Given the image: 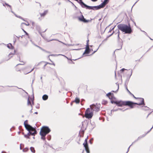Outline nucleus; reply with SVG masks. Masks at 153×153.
Listing matches in <instances>:
<instances>
[{
    "label": "nucleus",
    "mask_w": 153,
    "mask_h": 153,
    "mask_svg": "<svg viewBox=\"0 0 153 153\" xmlns=\"http://www.w3.org/2000/svg\"><path fill=\"white\" fill-rule=\"evenodd\" d=\"M118 29L125 33H130L132 30L129 25L124 24H120L117 25Z\"/></svg>",
    "instance_id": "obj_1"
},
{
    "label": "nucleus",
    "mask_w": 153,
    "mask_h": 153,
    "mask_svg": "<svg viewBox=\"0 0 153 153\" xmlns=\"http://www.w3.org/2000/svg\"><path fill=\"white\" fill-rule=\"evenodd\" d=\"M26 123H27V121H25L24 122V125L26 129L29 131L27 134L28 136H30L31 135L34 136L36 133V130L31 126Z\"/></svg>",
    "instance_id": "obj_2"
},
{
    "label": "nucleus",
    "mask_w": 153,
    "mask_h": 153,
    "mask_svg": "<svg viewBox=\"0 0 153 153\" xmlns=\"http://www.w3.org/2000/svg\"><path fill=\"white\" fill-rule=\"evenodd\" d=\"M114 103L118 106L121 107L124 105H128L130 106L131 108H133L132 106L133 103V102L130 101H115V102H114Z\"/></svg>",
    "instance_id": "obj_3"
},
{
    "label": "nucleus",
    "mask_w": 153,
    "mask_h": 153,
    "mask_svg": "<svg viewBox=\"0 0 153 153\" xmlns=\"http://www.w3.org/2000/svg\"><path fill=\"white\" fill-rule=\"evenodd\" d=\"M48 133V127L43 126L40 129V134L41 136V139L45 140V137Z\"/></svg>",
    "instance_id": "obj_4"
},
{
    "label": "nucleus",
    "mask_w": 153,
    "mask_h": 153,
    "mask_svg": "<svg viewBox=\"0 0 153 153\" xmlns=\"http://www.w3.org/2000/svg\"><path fill=\"white\" fill-rule=\"evenodd\" d=\"M108 0H104V1L99 6H91V10H98L101 8L104 7L108 3Z\"/></svg>",
    "instance_id": "obj_5"
},
{
    "label": "nucleus",
    "mask_w": 153,
    "mask_h": 153,
    "mask_svg": "<svg viewBox=\"0 0 153 153\" xmlns=\"http://www.w3.org/2000/svg\"><path fill=\"white\" fill-rule=\"evenodd\" d=\"M93 110L88 108L85 112V116L87 118H91L93 115Z\"/></svg>",
    "instance_id": "obj_6"
},
{
    "label": "nucleus",
    "mask_w": 153,
    "mask_h": 153,
    "mask_svg": "<svg viewBox=\"0 0 153 153\" xmlns=\"http://www.w3.org/2000/svg\"><path fill=\"white\" fill-rule=\"evenodd\" d=\"M100 105L99 104H96V105L92 104L90 105L91 109L93 110V111H99Z\"/></svg>",
    "instance_id": "obj_7"
},
{
    "label": "nucleus",
    "mask_w": 153,
    "mask_h": 153,
    "mask_svg": "<svg viewBox=\"0 0 153 153\" xmlns=\"http://www.w3.org/2000/svg\"><path fill=\"white\" fill-rule=\"evenodd\" d=\"M79 1H78V2L82 7L85 8L87 9L91 10V6H89L85 4L82 1V0H79Z\"/></svg>",
    "instance_id": "obj_8"
},
{
    "label": "nucleus",
    "mask_w": 153,
    "mask_h": 153,
    "mask_svg": "<svg viewBox=\"0 0 153 153\" xmlns=\"http://www.w3.org/2000/svg\"><path fill=\"white\" fill-rule=\"evenodd\" d=\"M78 13L81 16H80L78 17V19L79 21L83 22H88V20H86L84 18L82 13L80 10L79 11Z\"/></svg>",
    "instance_id": "obj_9"
},
{
    "label": "nucleus",
    "mask_w": 153,
    "mask_h": 153,
    "mask_svg": "<svg viewBox=\"0 0 153 153\" xmlns=\"http://www.w3.org/2000/svg\"><path fill=\"white\" fill-rule=\"evenodd\" d=\"M133 97L135 98V99H138V100L139 101H140V103H134L133 102V104H132V105L134 104H136V105H141L143 104H144V100H143V98H136V97H135L132 94Z\"/></svg>",
    "instance_id": "obj_10"
},
{
    "label": "nucleus",
    "mask_w": 153,
    "mask_h": 153,
    "mask_svg": "<svg viewBox=\"0 0 153 153\" xmlns=\"http://www.w3.org/2000/svg\"><path fill=\"white\" fill-rule=\"evenodd\" d=\"M133 97L135 98V99H138V100L139 101H140V103H134L133 102V104H132V105L134 104H136V105H141L143 104H144V100H143V98H136V97H135L132 94Z\"/></svg>",
    "instance_id": "obj_11"
},
{
    "label": "nucleus",
    "mask_w": 153,
    "mask_h": 153,
    "mask_svg": "<svg viewBox=\"0 0 153 153\" xmlns=\"http://www.w3.org/2000/svg\"><path fill=\"white\" fill-rule=\"evenodd\" d=\"M88 40L87 41L86 49L85 50V52L83 53V54H84L85 53L88 54L89 53V45L88 43Z\"/></svg>",
    "instance_id": "obj_12"
},
{
    "label": "nucleus",
    "mask_w": 153,
    "mask_h": 153,
    "mask_svg": "<svg viewBox=\"0 0 153 153\" xmlns=\"http://www.w3.org/2000/svg\"><path fill=\"white\" fill-rule=\"evenodd\" d=\"M106 95L111 100L113 99V94H111V92H109Z\"/></svg>",
    "instance_id": "obj_13"
},
{
    "label": "nucleus",
    "mask_w": 153,
    "mask_h": 153,
    "mask_svg": "<svg viewBox=\"0 0 153 153\" xmlns=\"http://www.w3.org/2000/svg\"><path fill=\"white\" fill-rule=\"evenodd\" d=\"M85 148V150L87 153H90V151L89 150V147H88V146L86 145L84 146Z\"/></svg>",
    "instance_id": "obj_14"
},
{
    "label": "nucleus",
    "mask_w": 153,
    "mask_h": 153,
    "mask_svg": "<svg viewBox=\"0 0 153 153\" xmlns=\"http://www.w3.org/2000/svg\"><path fill=\"white\" fill-rule=\"evenodd\" d=\"M42 99L44 100H47L48 98V96L47 95H44L42 97Z\"/></svg>",
    "instance_id": "obj_15"
},
{
    "label": "nucleus",
    "mask_w": 153,
    "mask_h": 153,
    "mask_svg": "<svg viewBox=\"0 0 153 153\" xmlns=\"http://www.w3.org/2000/svg\"><path fill=\"white\" fill-rule=\"evenodd\" d=\"M74 102H75L76 103H78L79 102L80 100L79 98L77 97H76Z\"/></svg>",
    "instance_id": "obj_16"
},
{
    "label": "nucleus",
    "mask_w": 153,
    "mask_h": 153,
    "mask_svg": "<svg viewBox=\"0 0 153 153\" xmlns=\"http://www.w3.org/2000/svg\"><path fill=\"white\" fill-rule=\"evenodd\" d=\"M7 47L9 49H12L13 46L11 44L9 43L7 45Z\"/></svg>",
    "instance_id": "obj_17"
},
{
    "label": "nucleus",
    "mask_w": 153,
    "mask_h": 153,
    "mask_svg": "<svg viewBox=\"0 0 153 153\" xmlns=\"http://www.w3.org/2000/svg\"><path fill=\"white\" fill-rule=\"evenodd\" d=\"M47 11H45L43 13H40V16L42 17L44 16L47 14Z\"/></svg>",
    "instance_id": "obj_18"
},
{
    "label": "nucleus",
    "mask_w": 153,
    "mask_h": 153,
    "mask_svg": "<svg viewBox=\"0 0 153 153\" xmlns=\"http://www.w3.org/2000/svg\"><path fill=\"white\" fill-rule=\"evenodd\" d=\"M27 23H22L21 24V26L22 27L23 24L25 25L26 26H29L30 25L27 22H26Z\"/></svg>",
    "instance_id": "obj_19"
},
{
    "label": "nucleus",
    "mask_w": 153,
    "mask_h": 153,
    "mask_svg": "<svg viewBox=\"0 0 153 153\" xmlns=\"http://www.w3.org/2000/svg\"><path fill=\"white\" fill-rule=\"evenodd\" d=\"M83 145L84 146L88 145L87 142V139H86L85 140L84 142L83 143Z\"/></svg>",
    "instance_id": "obj_20"
},
{
    "label": "nucleus",
    "mask_w": 153,
    "mask_h": 153,
    "mask_svg": "<svg viewBox=\"0 0 153 153\" xmlns=\"http://www.w3.org/2000/svg\"><path fill=\"white\" fill-rule=\"evenodd\" d=\"M27 104L28 105H30L31 106V108L32 107V105H31V102H30V101L29 100V98H28V100H27Z\"/></svg>",
    "instance_id": "obj_21"
},
{
    "label": "nucleus",
    "mask_w": 153,
    "mask_h": 153,
    "mask_svg": "<svg viewBox=\"0 0 153 153\" xmlns=\"http://www.w3.org/2000/svg\"><path fill=\"white\" fill-rule=\"evenodd\" d=\"M30 150L33 153H34L35 152V150L33 147H31L30 148Z\"/></svg>",
    "instance_id": "obj_22"
},
{
    "label": "nucleus",
    "mask_w": 153,
    "mask_h": 153,
    "mask_svg": "<svg viewBox=\"0 0 153 153\" xmlns=\"http://www.w3.org/2000/svg\"><path fill=\"white\" fill-rule=\"evenodd\" d=\"M117 36H118V40L120 39V37H119V35L120 34V33L119 32V30H117Z\"/></svg>",
    "instance_id": "obj_23"
},
{
    "label": "nucleus",
    "mask_w": 153,
    "mask_h": 153,
    "mask_svg": "<svg viewBox=\"0 0 153 153\" xmlns=\"http://www.w3.org/2000/svg\"><path fill=\"white\" fill-rule=\"evenodd\" d=\"M116 85H117V90L116 91H112L113 92H116L118 90V89H119V85L118 84H116Z\"/></svg>",
    "instance_id": "obj_24"
},
{
    "label": "nucleus",
    "mask_w": 153,
    "mask_h": 153,
    "mask_svg": "<svg viewBox=\"0 0 153 153\" xmlns=\"http://www.w3.org/2000/svg\"><path fill=\"white\" fill-rule=\"evenodd\" d=\"M118 110V109L112 110H111V114H112V113L113 112L116 111Z\"/></svg>",
    "instance_id": "obj_25"
},
{
    "label": "nucleus",
    "mask_w": 153,
    "mask_h": 153,
    "mask_svg": "<svg viewBox=\"0 0 153 153\" xmlns=\"http://www.w3.org/2000/svg\"><path fill=\"white\" fill-rule=\"evenodd\" d=\"M28 149L27 148H25L23 149V152H26L28 150Z\"/></svg>",
    "instance_id": "obj_26"
},
{
    "label": "nucleus",
    "mask_w": 153,
    "mask_h": 153,
    "mask_svg": "<svg viewBox=\"0 0 153 153\" xmlns=\"http://www.w3.org/2000/svg\"><path fill=\"white\" fill-rule=\"evenodd\" d=\"M36 46H37V47H38V48H39L41 50H42V51H45L43 49H42V48H41L40 47L37 46V45H36Z\"/></svg>",
    "instance_id": "obj_27"
},
{
    "label": "nucleus",
    "mask_w": 153,
    "mask_h": 153,
    "mask_svg": "<svg viewBox=\"0 0 153 153\" xmlns=\"http://www.w3.org/2000/svg\"><path fill=\"white\" fill-rule=\"evenodd\" d=\"M146 134H145L144 135H143V136H140V137H138V139H137V140H139L140 139L144 137L146 135Z\"/></svg>",
    "instance_id": "obj_28"
},
{
    "label": "nucleus",
    "mask_w": 153,
    "mask_h": 153,
    "mask_svg": "<svg viewBox=\"0 0 153 153\" xmlns=\"http://www.w3.org/2000/svg\"><path fill=\"white\" fill-rule=\"evenodd\" d=\"M24 137H25L27 138H29V136H28V135H27V134H25L24 135Z\"/></svg>",
    "instance_id": "obj_29"
},
{
    "label": "nucleus",
    "mask_w": 153,
    "mask_h": 153,
    "mask_svg": "<svg viewBox=\"0 0 153 153\" xmlns=\"http://www.w3.org/2000/svg\"><path fill=\"white\" fill-rule=\"evenodd\" d=\"M33 69H34V68H33L32 70H31V71H30L28 72H27V73H25V74H28V73H30V72H31V71H32L33 70Z\"/></svg>",
    "instance_id": "obj_30"
},
{
    "label": "nucleus",
    "mask_w": 153,
    "mask_h": 153,
    "mask_svg": "<svg viewBox=\"0 0 153 153\" xmlns=\"http://www.w3.org/2000/svg\"><path fill=\"white\" fill-rule=\"evenodd\" d=\"M51 63H49L48 62V64H52V65H53L54 66L55 65L54 64L53 62H52L51 61Z\"/></svg>",
    "instance_id": "obj_31"
},
{
    "label": "nucleus",
    "mask_w": 153,
    "mask_h": 153,
    "mask_svg": "<svg viewBox=\"0 0 153 153\" xmlns=\"http://www.w3.org/2000/svg\"><path fill=\"white\" fill-rule=\"evenodd\" d=\"M31 22V23H32V25L33 26H34V25H35V23L34 22Z\"/></svg>",
    "instance_id": "obj_32"
},
{
    "label": "nucleus",
    "mask_w": 153,
    "mask_h": 153,
    "mask_svg": "<svg viewBox=\"0 0 153 153\" xmlns=\"http://www.w3.org/2000/svg\"><path fill=\"white\" fill-rule=\"evenodd\" d=\"M126 69H125V68H122V69H121V70H120L121 71H122V72H123L124 71V70H126Z\"/></svg>",
    "instance_id": "obj_33"
},
{
    "label": "nucleus",
    "mask_w": 153,
    "mask_h": 153,
    "mask_svg": "<svg viewBox=\"0 0 153 153\" xmlns=\"http://www.w3.org/2000/svg\"><path fill=\"white\" fill-rule=\"evenodd\" d=\"M22 30L24 31V32L27 35H28V34L27 33V32H26V31H25V30H24L23 29H22Z\"/></svg>",
    "instance_id": "obj_34"
},
{
    "label": "nucleus",
    "mask_w": 153,
    "mask_h": 153,
    "mask_svg": "<svg viewBox=\"0 0 153 153\" xmlns=\"http://www.w3.org/2000/svg\"><path fill=\"white\" fill-rule=\"evenodd\" d=\"M132 70H131V71H130V76H131L132 74Z\"/></svg>",
    "instance_id": "obj_35"
},
{
    "label": "nucleus",
    "mask_w": 153,
    "mask_h": 153,
    "mask_svg": "<svg viewBox=\"0 0 153 153\" xmlns=\"http://www.w3.org/2000/svg\"><path fill=\"white\" fill-rule=\"evenodd\" d=\"M44 147L45 148H47V145L46 144V143H45V145H44Z\"/></svg>",
    "instance_id": "obj_36"
},
{
    "label": "nucleus",
    "mask_w": 153,
    "mask_h": 153,
    "mask_svg": "<svg viewBox=\"0 0 153 153\" xmlns=\"http://www.w3.org/2000/svg\"><path fill=\"white\" fill-rule=\"evenodd\" d=\"M59 55H62V56H64V57H66V58H67L68 59V58L66 57V56H65V55H63L62 54H59Z\"/></svg>",
    "instance_id": "obj_37"
},
{
    "label": "nucleus",
    "mask_w": 153,
    "mask_h": 153,
    "mask_svg": "<svg viewBox=\"0 0 153 153\" xmlns=\"http://www.w3.org/2000/svg\"><path fill=\"white\" fill-rule=\"evenodd\" d=\"M17 17L19 18L20 19H22V18L20 16H17Z\"/></svg>",
    "instance_id": "obj_38"
},
{
    "label": "nucleus",
    "mask_w": 153,
    "mask_h": 153,
    "mask_svg": "<svg viewBox=\"0 0 153 153\" xmlns=\"http://www.w3.org/2000/svg\"><path fill=\"white\" fill-rule=\"evenodd\" d=\"M131 145L128 148V150H127V152L126 153H127V152H128V151H129V148H130V146H131Z\"/></svg>",
    "instance_id": "obj_39"
},
{
    "label": "nucleus",
    "mask_w": 153,
    "mask_h": 153,
    "mask_svg": "<svg viewBox=\"0 0 153 153\" xmlns=\"http://www.w3.org/2000/svg\"><path fill=\"white\" fill-rule=\"evenodd\" d=\"M100 46L96 50V51H94V53H95V52H96L97 51V50L99 48V47H100Z\"/></svg>",
    "instance_id": "obj_40"
},
{
    "label": "nucleus",
    "mask_w": 153,
    "mask_h": 153,
    "mask_svg": "<svg viewBox=\"0 0 153 153\" xmlns=\"http://www.w3.org/2000/svg\"><path fill=\"white\" fill-rule=\"evenodd\" d=\"M5 4L6 5H7V6H9L11 8V7L10 5H8V4H6V3H5Z\"/></svg>",
    "instance_id": "obj_41"
},
{
    "label": "nucleus",
    "mask_w": 153,
    "mask_h": 153,
    "mask_svg": "<svg viewBox=\"0 0 153 153\" xmlns=\"http://www.w3.org/2000/svg\"><path fill=\"white\" fill-rule=\"evenodd\" d=\"M153 128V126H152V127L150 129V130L147 133H148L149 132V131H150Z\"/></svg>",
    "instance_id": "obj_42"
},
{
    "label": "nucleus",
    "mask_w": 153,
    "mask_h": 153,
    "mask_svg": "<svg viewBox=\"0 0 153 153\" xmlns=\"http://www.w3.org/2000/svg\"><path fill=\"white\" fill-rule=\"evenodd\" d=\"M82 49V48H79V49H75V50H80Z\"/></svg>",
    "instance_id": "obj_43"
},
{
    "label": "nucleus",
    "mask_w": 153,
    "mask_h": 153,
    "mask_svg": "<svg viewBox=\"0 0 153 153\" xmlns=\"http://www.w3.org/2000/svg\"><path fill=\"white\" fill-rule=\"evenodd\" d=\"M126 89L127 90V91L130 93V92L128 90V89L126 87Z\"/></svg>",
    "instance_id": "obj_44"
},
{
    "label": "nucleus",
    "mask_w": 153,
    "mask_h": 153,
    "mask_svg": "<svg viewBox=\"0 0 153 153\" xmlns=\"http://www.w3.org/2000/svg\"><path fill=\"white\" fill-rule=\"evenodd\" d=\"M92 1H97V0H91Z\"/></svg>",
    "instance_id": "obj_45"
},
{
    "label": "nucleus",
    "mask_w": 153,
    "mask_h": 153,
    "mask_svg": "<svg viewBox=\"0 0 153 153\" xmlns=\"http://www.w3.org/2000/svg\"><path fill=\"white\" fill-rule=\"evenodd\" d=\"M51 131L50 129L48 128V133H49Z\"/></svg>",
    "instance_id": "obj_46"
},
{
    "label": "nucleus",
    "mask_w": 153,
    "mask_h": 153,
    "mask_svg": "<svg viewBox=\"0 0 153 153\" xmlns=\"http://www.w3.org/2000/svg\"><path fill=\"white\" fill-rule=\"evenodd\" d=\"M114 101H111V102L112 103H114Z\"/></svg>",
    "instance_id": "obj_47"
},
{
    "label": "nucleus",
    "mask_w": 153,
    "mask_h": 153,
    "mask_svg": "<svg viewBox=\"0 0 153 153\" xmlns=\"http://www.w3.org/2000/svg\"><path fill=\"white\" fill-rule=\"evenodd\" d=\"M13 54L12 53H10L9 55V56H10L11 55Z\"/></svg>",
    "instance_id": "obj_48"
},
{
    "label": "nucleus",
    "mask_w": 153,
    "mask_h": 153,
    "mask_svg": "<svg viewBox=\"0 0 153 153\" xmlns=\"http://www.w3.org/2000/svg\"><path fill=\"white\" fill-rule=\"evenodd\" d=\"M122 110V109L121 108H118V110Z\"/></svg>",
    "instance_id": "obj_49"
},
{
    "label": "nucleus",
    "mask_w": 153,
    "mask_h": 153,
    "mask_svg": "<svg viewBox=\"0 0 153 153\" xmlns=\"http://www.w3.org/2000/svg\"><path fill=\"white\" fill-rule=\"evenodd\" d=\"M50 139H51V138H50L49 137V136H48V140H50Z\"/></svg>",
    "instance_id": "obj_50"
},
{
    "label": "nucleus",
    "mask_w": 153,
    "mask_h": 153,
    "mask_svg": "<svg viewBox=\"0 0 153 153\" xmlns=\"http://www.w3.org/2000/svg\"><path fill=\"white\" fill-rule=\"evenodd\" d=\"M22 19V20L23 21H25V20H24V19L23 18H22V19Z\"/></svg>",
    "instance_id": "obj_51"
},
{
    "label": "nucleus",
    "mask_w": 153,
    "mask_h": 153,
    "mask_svg": "<svg viewBox=\"0 0 153 153\" xmlns=\"http://www.w3.org/2000/svg\"><path fill=\"white\" fill-rule=\"evenodd\" d=\"M127 109H125L124 110H123V111H125V110H126Z\"/></svg>",
    "instance_id": "obj_52"
},
{
    "label": "nucleus",
    "mask_w": 153,
    "mask_h": 153,
    "mask_svg": "<svg viewBox=\"0 0 153 153\" xmlns=\"http://www.w3.org/2000/svg\"><path fill=\"white\" fill-rule=\"evenodd\" d=\"M32 108L31 109V110H30V113H32Z\"/></svg>",
    "instance_id": "obj_53"
},
{
    "label": "nucleus",
    "mask_w": 153,
    "mask_h": 153,
    "mask_svg": "<svg viewBox=\"0 0 153 153\" xmlns=\"http://www.w3.org/2000/svg\"><path fill=\"white\" fill-rule=\"evenodd\" d=\"M14 15H15V16L16 17H17V16H17L16 15V14H14Z\"/></svg>",
    "instance_id": "obj_54"
},
{
    "label": "nucleus",
    "mask_w": 153,
    "mask_h": 153,
    "mask_svg": "<svg viewBox=\"0 0 153 153\" xmlns=\"http://www.w3.org/2000/svg\"><path fill=\"white\" fill-rule=\"evenodd\" d=\"M37 113H37V112H35V114H37Z\"/></svg>",
    "instance_id": "obj_55"
},
{
    "label": "nucleus",
    "mask_w": 153,
    "mask_h": 153,
    "mask_svg": "<svg viewBox=\"0 0 153 153\" xmlns=\"http://www.w3.org/2000/svg\"><path fill=\"white\" fill-rule=\"evenodd\" d=\"M47 64V63H46L45 64L44 66H45Z\"/></svg>",
    "instance_id": "obj_56"
},
{
    "label": "nucleus",
    "mask_w": 153,
    "mask_h": 153,
    "mask_svg": "<svg viewBox=\"0 0 153 153\" xmlns=\"http://www.w3.org/2000/svg\"><path fill=\"white\" fill-rule=\"evenodd\" d=\"M21 65V64H17V65Z\"/></svg>",
    "instance_id": "obj_57"
},
{
    "label": "nucleus",
    "mask_w": 153,
    "mask_h": 153,
    "mask_svg": "<svg viewBox=\"0 0 153 153\" xmlns=\"http://www.w3.org/2000/svg\"><path fill=\"white\" fill-rule=\"evenodd\" d=\"M20 149H21V146L20 147Z\"/></svg>",
    "instance_id": "obj_58"
},
{
    "label": "nucleus",
    "mask_w": 153,
    "mask_h": 153,
    "mask_svg": "<svg viewBox=\"0 0 153 153\" xmlns=\"http://www.w3.org/2000/svg\"><path fill=\"white\" fill-rule=\"evenodd\" d=\"M68 1L71 2V1H69V0H68Z\"/></svg>",
    "instance_id": "obj_59"
},
{
    "label": "nucleus",
    "mask_w": 153,
    "mask_h": 153,
    "mask_svg": "<svg viewBox=\"0 0 153 153\" xmlns=\"http://www.w3.org/2000/svg\"><path fill=\"white\" fill-rule=\"evenodd\" d=\"M71 105H72V103H71Z\"/></svg>",
    "instance_id": "obj_60"
},
{
    "label": "nucleus",
    "mask_w": 153,
    "mask_h": 153,
    "mask_svg": "<svg viewBox=\"0 0 153 153\" xmlns=\"http://www.w3.org/2000/svg\"><path fill=\"white\" fill-rule=\"evenodd\" d=\"M11 12L13 13V12L12 11H11Z\"/></svg>",
    "instance_id": "obj_61"
}]
</instances>
